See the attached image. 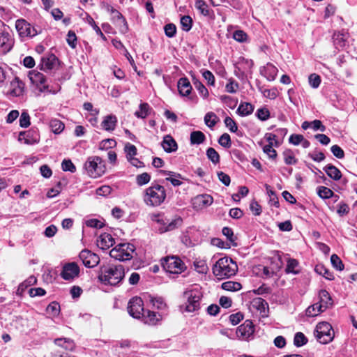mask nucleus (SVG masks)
Listing matches in <instances>:
<instances>
[{
	"mask_svg": "<svg viewBox=\"0 0 357 357\" xmlns=\"http://www.w3.org/2000/svg\"><path fill=\"white\" fill-rule=\"evenodd\" d=\"M254 107L249 102H242L237 109V112L242 116H248L252 113Z\"/></svg>",
	"mask_w": 357,
	"mask_h": 357,
	"instance_id": "nucleus-29",
	"label": "nucleus"
},
{
	"mask_svg": "<svg viewBox=\"0 0 357 357\" xmlns=\"http://www.w3.org/2000/svg\"><path fill=\"white\" fill-rule=\"evenodd\" d=\"M125 276V269L122 265L107 264L100 267L98 278L106 285L116 286L121 282Z\"/></svg>",
	"mask_w": 357,
	"mask_h": 357,
	"instance_id": "nucleus-1",
	"label": "nucleus"
},
{
	"mask_svg": "<svg viewBox=\"0 0 357 357\" xmlns=\"http://www.w3.org/2000/svg\"><path fill=\"white\" fill-rule=\"evenodd\" d=\"M124 151L126 153L128 160L134 158L137 155V148L135 145L127 143L125 146Z\"/></svg>",
	"mask_w": 357,
	"mask_h": 357,
	"instance_id": "nucleus-42",
	"label": "nucleus"
},
{
	"mask_svg": "<svg viewBox=\"0 0 357 357\" xmlns=\"http://www.w3.org/2000/svg\"><path fill=\"white\" fill-rule=\"evenodd\" d=\"M13 45V40L8 32L0 33V47L4 52H9Z\"/></svg>",
	"mask_w": 357,
	"mask_h": 357,
	"instance_id": "nucleus-19",
	"label": "nucleus"
},
{
	"mask_svg": "<svg viewBox=\"0 0 357 357\" xmlns=\"http://www.w3.org/2000/svg\"><path fill=\"white\" fill-rule=\"evenodd\" d=\"M308 81L310 85L314 88L317 89L319 87L321 83V77L317 74L313 73L311 74L308 77Z\"/></svg>",
	"mask_w": 357,
	"mask_h": 357,
	"instance_id": "nucleus-49",
	"label": "nucleus"
},
{
	"mask_svg": "<svg viewBox=\"0 0 357 357\" xmlns=\"http://www.w3.org/2000/svg\"><path fill=\"white\" fill-rule=\"evenodd\" d=\"M218 143L225 148H229L231 146V138L229 134H222L219 139Z\"/></svg>",
	"mask_w": 357,
	"mask_h": 357,
	"instance_id": "nucleus-52",
	"label": "nucleus"
},
{
	"mask_svg": "<svg viewBox=\"0 0 357 357\" xmlns=\"http://www.w3.org/2000/svg\"><path fill=\"white\" fill-rule=\"evenodd\" d=\"M192 20L188 15H184L181 18V28L185 31H189L192 28Z\"/></svg>",
	"mask_w": 357,
	"mask_h": 357,
	"instance_id": "nucleus-41",
	"label": "nucleus"
},
{
	"mask_svg": "<svg viewBox=\"0 0 357 357\" xmlns=\"http://www.w3.org/2000/svg\"><path fill=\"white\" fill-rule=\"evenodd\" d=\"M77 36L73 31H69L67 35V43L72 48H75L77 45Z\"/></svg>",
	"mask_w": 357,
	"mask_h": 357,
	"instance_id": "nucleus-60",
	"label": "nucleus"
},
{
	"mask_svg": "<svg viewBox=\"0 0 357 357\" xmlns=\"http://www.w3.org/2000/svg\"><path fill=\"white\" fill-rule=\"evenodd\" d=\"M225 124L229 128L230 132H236L238 130L236 123L229 116H227L225 119Z\"/></svg>",
	"mask_w": 357,
	"mask_h": 357,
	"instance_id": "nucleus-56",
	"label": "nucleus"
},
{
	"mask_svg": "<svg viewBox=\"0 0 357 357\" xmlns=\"http://www.w3.org/2000/svg\"><path fill=\"white\" fill-rule=\"evenodd\" d=\"M150 180L151 176L146 172L139 174L136 177V182L137 185L139 186L147 184L150 181Z\"/></svg>",
	"mask_w": 357,
	"mask_h": 357,
	"instance_id": "nucleus-48",
	"label": "nucleus"
},
{
	"mask_svg": "<svg viewBox=\"0 0 357 357\" xmlns=\"http://www.w3.org/2000/svg\"><path fill=\"white\" fill-rule=\"evenodd\" d=\"M298 266V262L294 259H289L287 260V267L285 269L286 273L297 274L298 271L296 268Z\"/></svg>",
	"mask_w": 357,
	"mask_h": 357,
	"instance_id": "nucleus-38",
	"label": "nucleus"
},
{
	"mask_svg": "<svg viewBox=\"0 0 357 357\" xmlns=\"http://www.w3.org/2000/svg\"><path fill=\"white\" fill-rule=\"evenodd\" d=\"M142 321L149 325H155L161 318L160 314H157L154 312L150 310H144L142 317Z\"/></svg>",
	"mask_w": 357,
	"mask_h": 357,
	"instance_id": "nucleus-23",
	"label": "nucleus"
},
{
	"mask_svg": "<svg viewBox=\"0 0 357 357\" xmlns=\"http://www.w3.org/2000/svg\"><path fill=\"white\" fill-rule=\"evenodd\" d=\"M254 325L251 320H245L236 329V336L243 340H248L254 333Z\"/></svg>",
	"mask_w": 357,
	"mask_h": 357,
	"instance_id": "nucleus-12",
	"label": "nucleus"
},
{
	"mask_svg": "<svg viewBox=\"0 0 357 357\" xmlns=\"http://www.w3.org/2000/svg\"><path fill=\"white\" fill-rule=\"evenodd\" d=\"M331 262L335 269L338 271H342L344 269V264L340 258L337 255H332L331 257Z\"/></svg>",
	"mask_w": 357,
	"mask_h": 357,
	"instance_id": "nucleus-44",
	"label": "nucleus"
},
{
	"mask_svg": "<svg viewBox=\"0 0 357 357\" xmlns=\"http://www.w3.org/2000/svg\"><path fill=\"white\" fill-rule=\"evenodd\" d=\"M114 243V239L107 233L101 234L97 239L98 246L102 250L108 249L112 246Z\"/></svg>",
	"mask_w": 357,
	"mask_h": 357,
	"instance_id": "nucleus-20",
	"label": "nucleus"
},
{
	"mask_svg": "<svg viewBox=\"0 0 357 357\" xmlns=\"http://www.w3.org/2000/svg\"><path fill=\"white\" fill-rule=\"evenodd\" d=\"M307 339L305 335L301 332H298L295 334L294 338V344L297 347H302L307 344Z\"/></svg>",
	"mask_w": 357,
	"mask_h": 357,
	"instance_id": "nucleus-39",
	"label": "nucleus"
},
{
	"mask_svg": "<svg viewBox=\"0 0 357 357\" xmlns=\"http://www.w3.org/2000/svg\"><path fill=\"white\" fill-rule=\"evenodd\" d=\"M164 269L171 273H181L185 268L184 263L177 257H167L162 261Z\"/></svg>",
	"mask_w": 357,
	"mask_h": 357,
	"instance_id": "nucleus-9",
	"label": "nucleus"
},
{
	"mask_svg": "<svg viewBox=\"0 0 357 357\" xmlns=\"http://www.w3.org/2000/svg\"><path fill=\"white\" fill-rule=\"evenodd\" d=\"M50 126L55 134L61 133L65 128L64 123L57 119H52L50 122Z\"/></svg>",
	"mask_w": 357,
	"mask_h": 357,
	"instance_id": "nucleus-32",
	"label": "nucleus"
},
{
	"mask_svg": "<svg viewBox=\"0 0 357 357\" xmlns=\"http://www.w3.org/2000/svg\"><path fill=\"white\" fill-rule=\"evenodd\" d=\"M333 154L337 158L342 159L344 157V153L342 149L338 145H333L331 148Z\"/></svg>",
	"mask_w": 357,
	"mask_h": 357,
	"instance_id": "nucleus-61",
	"label": "nucleus"
},
{
	"mask_svg": "<svg viewBox=\"0 0 357 357\" xmlns=\"http://www.w3.org/2000/svg\"><path fill=\"white\" fill-rule=\"evenodd\" d=\"M15 28L20 37H33L38 34L36 29L24 19L16 20Z\"/></svg>",
	"mask_w": 357,
	"mask_h": 357,
	"instance_id": "nucleus-11",
	"label": "nucleus"
},
{
	"mask_svg": "<svg viewBox=\"0 0 357 357\" xmlns=\"http://www.w3.org/2000/svg\"><path fill=\"white\" fill-rule=\"evenodd\" d=\"M194 85L199 91V94L203 96V98H206L208 96V89L199 80H195L194 82Z\"/></svg>",
	"mask_w": 357,
	"mask_h": 357,
	"instance_id": "nucleus-51",
	"label": "nucleus"
},
{
	"mask_svg": "<svg viewBox=\"0 0 357 357\" xmlns=\"http://www.w3.org/2000/svg\"><path fill=\"white\" fill-rule=\"evenodd\" d=\"M233 38L238 42L243 43L247 40L248 36L243 31L237 30L234 32Z\"/></svg>",
	"mask_w": 357,
	"mask_h": 357,
	"instance_id": "nucleus-58",
	"label": "nucleus"
},
{
	"mask_svg": "<svg viewBox=\"0 0 357 357\" xmlns=\"http://www.w3.org/2000/svg\"><path fill=\"white\" fill-rule=\"evenodd\" d=\"M218 120L219 119L217 115L212 112L206 113L204 116V123L211 128L215 126Z\"/></svg>",
	"mask_w": 357,
	"mask_h": 357,
	"instance_id": "nucleus-34",
	"label": "nucleus"
},
{
	"mask_svg": "<svg viewBox=\"0 0 357 357\" xmlns=\"http://www.w3.org/2000/svg\"><path fill=\"white\" fill-rule=\"evenodd\" d=\"M190 144H201L205 139L206 137L202 131H193L190 133Z\"/></svg>",
	"mask_w": 357,
	"mask_h": 357,
	"instance_id": "nucleus-30",
	"label": "nucleus"
},
{
	"mask_svg": "<svg viewBox=\"0 0 357 357\" xmlns=\"http://www.w3.org/2000/svg\"><path fill=\"white\" fill-rule=\"evenodd\" d=\"M314 270L317 273L323 275L327 280H332L334 278L333 273L322 264L317 265Z\"/></svg>",
	"mask_w": 357,
	"mask_h": 357,
	"instance_id": "nucleus-33",
	"label": "nucleus"
},
{
	"mask_svg": "<svg viewBox=\"0 0 357 357\" xmlns=\"http://www.w3.org/2000/svg\"><path fill=\"white\" fill-rule=\"evenodd\" d=\"M195 7L197 9H198L200 13L206 16L209 15V10L208 9V6L203 0H197L195 2Z\"/></svg>",
	"mask_w": 357,
	"mask_h": 357,
	"instance_id": "nucleus-47",
	"label": "nucleus"
},
{
	"mask_svg": "<svg viewBox=\"0 0 357 357\" xmlns=\"http://www.w3.org/2000/svg\"><path fill=\"white\" fill-rule=\"evenodd\" d=\"M178 92L182 96H188L192 89L191 84L188 78L181 77L177 83Z\"/></svg>",
	"mask_w": 357,
	"mask_h": 357,
	"instance_id": "nucleus-18",
	"label": "nucleus"
},
{
	"mask_svg": "<svg viewBox=\"0 0 357 357\" xmlns=\"http://www.w3.org/2000/svg\"><path fill=\"white\" fill-rule=\"evenodd\" d=\"M153 220L158 223V229L160 233L172 231L178 227L182 223V219L180 218L170 220L160 215L155 216Z\"/></svg>",
	"mask_w": 357,
	"mask_h": 357,
	"instance_id": "nucleus-8",
	"label": "nucleus"
},
{
	"mask_svg": "<svg viewBox=\"0 0 357 357\" xmlns=\"http://www.w3.org/2000/svg\"><path fill=\"white\" fill-rule=\"evenodd\" d=\"M60 310V305L58 303L52 302L50 305H48L47 307V311L49 313H51L52 315H57Z\"/></svg>",
	"mask_w": 357,
	"mask_h": 357,
	"instance_id": "nucleus-62",
	"label": "nucleus"
},
{
	"mask_svg": "<svg viewBox=\"0 0 357 357\" xmlns=\"http://www.w3.org/2000/svg\"><path fill=\"white\" fill-rule=\"evenodd\" d=\"M25 91V84L17 77H15L10 83L8 94L13 97L23 96Z\"/></svg>",
	"mask_w": 357,
	"mask_h": 357,
	"instance_id": "nucleus-15",
	"label": "nucleus"
},
{
	"mask_svg": "<svg viewBox=\"0 0 357 357\" xmlns=\"http://www.w3.org/2000/svg\"><path fill=\"white\" fill-rule=\"evenodd\" d=\"M165 198L166 190L165 187L154 183L145 190L143 197L144 203L149 206H160L164 202Z\"/></svg>",
	"mask_w": 357,
	"mask_h": 357,
	"instance_id": "nucleus-3",
	"label": "nucleus"
},
{
	"mask_svg": "<svg viewBox=\"0 0 357 357\" xmlns=\"http://www.w3.org/2000/svg\"><path fill=\"white\" fill-rule=\"evenodd\" d=\"M162 146L167 153L174 152L178 149L176 142L170 135H166L164 137L162 142Z\"/></svg>",
	"mask_w": 357,
	"mask_h": 357,
	"instance_id": "nucleus-21",
	"label": "nucleus"
},
{
	"mask_svg": "<svg viewBox=\"0 0 357 357\" xmlns=\"http://www.w3.org/2000/svg\"><path fill=\"white\" fill-rule=\"evenodd\" d=\"M151 303L155 308L163 310L166 307V304L162 298H155L151 299Z\"/></svg>",
	"mask_w": 357,
	"mask_h": 357,
	"instance_id": "nucleus-64",
	"label": "nucleus"
},
{
	"mask_svg": "<svg viewBox=\"0 0 357 357\" xmlns=\"http://www.w3.org/2000/svg\"><path fill=\"white\" fill-rule=\"evenodd\" d=\"M135 246L129 243H119L113 248L110 252L111 257L119 261H128L133 257Z\"/></svg>",
	"mask_w": 357,
	"mask_h": 357,
	"instance_id": "nucleus-5",
	"label": "nucleus"
},
{
	"mask_svg": "<svg viewBox=\"0 0 357 357\" xmlns=\"http://www.w3.org/2000/svg\"><path fill=\"white\" fill-rule=\"evenodd\" d=\"M256 115L259 119L266 121L269 118L270 112L267 108L263 107L257 109Z\"/></svg>",
	"mask_w": 357,
	"mask_h": 357,
	"instance_id": "nucleus-57",
	"label": "nucleus"
},
{
	"mask_svg": "<svg viewBox=\"0 0 357 357\" xmlns=\"http://www.w3.org/2000/svg\"><path fill=\"white\" fill-rule=\"evenodd\" d=\"M58 63V59L56 56L50 54L41 58L40 69L45 72L53 70Z\"/></svg>",
	"mask_w": 357,
	"mask_h": 357,
	"instance_id": "nucleus-17",
	"label": "nucleus"
},
{
	"mask_svg": "<svg viewBox=\"0 0 357 357\" xmlns=\"http://www.w3.org/2000/svg\"><path fill=\"white\" fill-rule=\"evenodd\" d=\"M111 15L113 22L119 26V31L122 33H127L128 31V25L123 15L115 8L112 10Z\"/></svg>",
	"mask_w": 357,
	"mask_h": 357,
	"instance_id": "nucleus-16",
	"label": "nucleus"
},
{
	"mask_svg": "<svg viewBox=\"0 0 357 357\" xmlns=\"http://www.w3.org/2000/svg\"><path fill=\"white\" fill-rule=\"evenodd\" d=\"M129 314L135 319H140L144 312L143 301L140 297L132 298L128 304Z\"/></svg>",
	"mask_w": 357,
	"mask_h": 357,
	"instance_id": "nucleus-10",
	"label": "nucleus"
},
{
	"mask_svg": "<svg viewBox=\"0 0 357 357\" xmlns=\"http://www.w3.org/2000/svg\"><path fill=\"white\" fill-rule=\"evenodd\" d=\"M254 305L256 306V307L260 310L261 312H265L266 308L268 307L267 302L261 298L255 299Z\"/></svg>",
	"mask_w": 357,
	"mask_h": 357,
	"instance_id": "nucleus-54",
	"label": "nucleus"
},
{
	"mask_svg": "<svg viewBox=\"0 0 357 357\" xmlns=\"http://www.w3.org/2000/svg\"><path fill=\"white\" fill-rule=\"evenodd\" d=\"M79 274V268L75 262L66 264L61 273V278L65 280H73L78 277Z\"/></svg>",
	"mask_w": 357,
	"mask_h": 357,
	"instance_id": "nucleus-14",
	"label": "nucleus"
},
{
	"mask_svg": "<svg viewBox=\"0 0 357 357\" xmlns=\"http://www.w3.org/2000/svg\"><path fill=\"white\" fill-rule=\"evenodd\" d=\"M183 296L186 299V303L184 305L185 311L194 312L200 308V301L202 297V293L199 287H195L192 289L185 291Z\"/></svg>",
	"mask_w": 357,
	"mask_h": 357,
	"instance_id": "nucleus-4",
	"label": "nucleus"
},
{
	"mask_svg": "<svg viewBox=\"0 0 357 357\" xmlns=\"http://www.w3.org/2000/svg\"><path fill=\"white\" fill-rule=\"evenodd\" d=\"M79 257L86 267L92 268L100 262L99 257L89 250H83L80 252Z\"/></svg>",
	"mask_w": 357,
	"mask_h": 357,
	"instance_id": "nucleus-13",
	"label": "nucleus"
},
{
	"mask_svg": "<svg viewBox=\"0 0 357 357\" xmlns=\"http://www.w3.org/2000/svg\"><path fill=\"white\" fill-rule=\"evenodd\" d=\"M30 79L33 82H35L37 84H40L43 85L46 82L45 76L43 74L38 73V72L31 74Z\"/></svg>",
	"mask_w": 357,
	"mask_h": 357,
	"instance_id": "nucleus-46",
	"label": "nucleus"
},
{
	"mask_svg": "<svg viewBox=\"0 0 357 357\" xmlns=\"http://www.w3.org/2000/svg\"><path fill=\"white\" fill-rule=\"evenodd\" d=\"M324 170L327 174V175L335 181H338L342 177L341 172L334 165H327Z\"/></svg>",
	"mask_w": 357,
	"mask_h": 357,
	"instance_id": "nucleus-25",
	"label": "nucleus"
},
{
	"mask_svg": "<svg viewBox=\"0 0 357 357\" xmlns=\"http://www.w3.org/2000/svg\"><path fill=\"white\" fill-rule=\"evenodd\" d=\"M238 270L236 264L227 257L217 261L213 267V273L218 280H223L236 275Z\"/></svg>",
	"mask_w": 357,
	"mask_h": 357,
	"instance_id": "nucleus-2",
	"label": "nucleus"
},
{
	"mask_svg": "<svg viewBox=\"0 0 357 357\" xmlns=\"http://www.w3.org/2000/svg\"><path fill=\"white\" fill-rule=\"evenodd\" d=\"M278 71V68L274 65L268 63L261 70V73L267 79L272 81L275 79Z\"/></svg>",
	"mask_w": 357,
	"mask_h": 357,
	"instance_id": "nucleus-24",
	"label": "nucleus"
},
{
	"mask_svg": "<svg viewBox=\"0 0 357 357\" xmlns=\"http://www.w3.org/2000/svg\"><path fill=\"white\" fill-rule=\"evenodd\" d=\"M117 123V118L115 115H107L106 116L101 123L102 128L109 132L114 130Z\"/></svg>",
	"mask_w": 357,
	"mask_h": 357,
	"instance_id": "nucleus-22",
	"label": "nucleus"
},
{
	"mask_svg": "<svg viewBox=\"0 0 357 357\" xmlns=\"http://www.w3.org/2000/svg\"><path fill=\"white\" fill-rule=\"evenodd\" d=\"M61 167L65 172L69 171L73 173L76 171V167L70 160H63L61 163Z\"/></svg>",
	"mask_w": 357,
	"mask_h": 357,
	"instance_id": "nucleus-53",
	"label": "nucleus"
},
{
	"mask_svg": "<svg viewBox=\"0 0 357 357\" xmlns=\"http://www.w3.org/2000/svg\"><path fill=\"white\" fill-rule=\"evenodd\" d=\"M164 31L167 37L172 38L176 33V27L174 24L169 23L165 26Z\"/></svg>",
	"mask_w": 357,
	"mask_h": 357,
	"instance_id": "nucleus-55",
	"label": "nucleus"
},
{
	"mask_svg": "<svg viewBox=\"0 0 357 357\" xmlns=\"http://www.w3.org/2000/svg\"><path fill=\"white\" fill-rule=\"evenodd\" d=\"M150 107L147 103H142L139 109L135 112L137 118L144 119L149 114Z\"/></svg>",
	"mask_w": 357,
	"mask_h": 357,
	"instance_id": "nucleus-36",
	"label": "nucleus"
},
{
	"mask_svg": "<svg viewBox=\"0 0 357 357\" xmlns=\"http://www.w3.org/2000/svg\"><path fill=\"white\" fill-rule=\"evenodd\" d=\"M319 304L321 305V307L326 310L328 306L332 305L331 298L326 290H321L319 291Z\"/></svg>",
	"mask_w": 357,
	"mask_h": 357,
	"instance_id": "nucleus-26",
	"label": "nucleus"
},
{
	"mask_svg": "<svg viewBox=\"0 0 357 357\" xmlns=\"http://www.w3.org/2000/svg\"><path fill=\"white\" fill-rule=\"evenodd\" d=\"M84 167L88 174L93 178L102 176L105 172L104 162L98 156L89 158L84 164Z\"/></svg>",
	"mask_w": 357,
	"mask_h": 357,
	"instance_id": "nucleus-6",
	"label": "nucleus"
},
{
	"mask_svg": "<svg viewBox=\"0 0 357 357\" xmlns=\"http://www.w3.org/2000/svg\"><path fill=\"white\" fill-rule=\"evenodd\" d=\"M317 340L321 344H327L331 342L334 337V332L332 326L328 322L319 323L314 332Z\"/></svg>",
	"mask_w": 357,
	"mask_h": 357,
	"instance_id": "nucleus-7",
	"label": "nucleus"
},
{
	"mask_svg": "<svg viewBox=\"0 0 357 357\" xmlns=\"http://www.w3.org/2000/svg\"><path fill=\"white\" fill-rule=\"evenodd\" d=\"M284 162L287 165H295L297 163V159L295 158L294 153L291 150H287L283 153Z\"/></svg>",
	"mask_w": 357,
	"mask_h": 357,
	"instance_id": "nucleus-43",
	"label": "nucleus"
},
{
	"mask_svg": "<svg viewBox=\"0 0 357 357\" xmlns=\"http://www.w3.org/2000/svg\"><path fill=\"white\" fill-rule=\"evenodd\" d=\"M242 286L239 282L227 281L222 284V288L227 291H236L241 289Z\"/></svg>",
	"mask_w": 357,
	"mask_h": 357,
	"instance_id": "nucleus-35",
	"label": "nucleus"
},
{
	"mask_svg": "<svg viewBox=\"0 0 357 357\" xmlns=\"http://www.w3.org/2000/svg\"><path fill=\"white\" fill-rule=\"evenodd\" d=\"M325 311L321 305L316 303L310 306H309L306 311L305 314L307 317H315L318 315L320 312Z\"/></svg>",
	"mask_w": 357,
	"mask_h": 357,
	"instance_id": "nucleus-31",
	"label": "nucleus"
},
{
	"mask_svg": "<svg viewBox=\"0 0 357 357\" xmlns=\"http://www.w3.org/2000/svg\"><path fill=\"white\" fill-rule=\"evenodd\" d=\"M196 199L202 206H210L213 203V199L209 195H202L197 197Z\"/></svg>",
	"mask_w": 357,
	"mask_h": 357,
	"instance_id": "nucleus-45",
	"label": "nucleus"
},
{
	"mask_svg": "<svg viewBox=\"0 0 357 357\" xmlns=\"http://www.w3.org/2000/svg\"><path fill=\"white\" fill-rule=\"evenodd\" d=\"M25 135L24 137V143L29 145H32L37 144L39 142V137L38 134L32 133L30 131L28 132H21L20 133L19 140H21V136Z\"/></svg>",
	"mask_w": 357,
	"mask_h": 357,
	"instance_id": "nucleus-27",
	"label": "nucleus"
},
{
	"mask_svg": "<svg viewBox=\"0 0 357 357\" xmlns=\"http://www.w3.org/2000/svg\"><path fill=\"white\" fill-rule=\"evenodd\" d=\"M116 145V142L113 139H107L102 140L100 144V149H108L114 147Z\"/></svg>",
	"mask_w": 357,
	"mask_h": 357,
	"instance_id": "nucleus-59",
	"label": "nucleus"
},
{
	"mask_svg": "<svg viewBox=\"0 0 357 357\" xmlns=\"http://www.w3.org/2000/svg\"><path fill=\"white\" fill-rule=\"evenodd\" d=\"M222 234L227 237L228 241L231 243L235 241L236 238H234V232L231 228L225 227L222 228Z\"/></svg>",
	"mask_w": 357,
	"mask_h": 357,
	"instance_id": "nucleus-63",
	"label": "nucleus"
},
{
	"mask_svg": "<svg viewBox=\"0 0 357 357\" xmlns=\"http://www.w3.org/2000/svg\"><path fill=\"white\" fill-rule=\"evenodd\" d=\"M206 155L208 158L215 165L219 163L220 155L215 149L210 147L206 150Z\"/></svg>",
	"mask_w": 357,
	"mask_h": 357,
	"instance_id": "nucleus-40",
	"label": "nucleus"
},
{
	"mask_svg": "<svg viewBox=\"0 0 357 357\" xmlns=\"http://www.w3.org/2000/svg\"><path fill=\"white\" fill-rule=\"evenodd\" d=\"M317 194L322 199H328L333 197L334 192L328 188L320 186L317 188Z\"/></svg>",
	"mask_w": 357,
	"mask_h": 357,
	"instance_id": "nucleus-37",
	"label": "nucleus"
},
{
	"mask_svg": "<svg viewBox=\"0 0 357 357\" xmlns=\"http://www.w3.org/2000/svg\"><path fill=\"white\" fill-rule=\"evenodd\" d=\"M54 343L59 347H63L66 350L72 351L75 347V344L70 339L57 338L55 339Z\"/></svg>",
	"mask_w": 357,
	"mask_h": 357,
	"instance_id": "nucleus-28",
	"label": "nucleus"
},
{
	"mask_svg": "<svg viewBox=\"0 0 357 357\" xmlns=\"http://www.w3.org/2000/svg\"><path fill=\"white\" fill-rule=\"evenodd\" d=\"M20 126L22 128H28L30 126V116L26 112H23L20 117Z\"/></svg>",
	"mask_w": 357,
	"mask_h": 357,
	"instance_id": "nucleus-50",
	"label": "nucleus"
}]
</instances>
